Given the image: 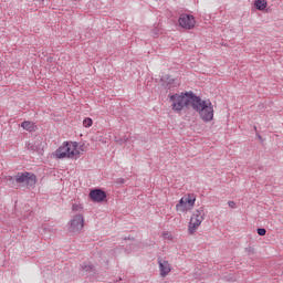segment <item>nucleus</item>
Segmentation results:
<instances>
[{
  "label": "nucleus",
  "instance_id": "obj_1",
  "mask_svg": "<svg viewBox=\"0 0 283 283\" xmlns=\"http://www.w3.org/2000/svg\"><path fill=\"white\" fill-rule=\"evenodd\" d=\"M171 107L174 112H182L185 107L193 109L199 114L203 123H211L213 120V104L210 99H202L201 96L196 95L192 91L170 95Z\"/></svg>",
  "mask_w": 283,
  "mask_h": 283
},
{
  "label": "nucleus",
  "instance_id": "obj_2",
  "mask_svg": "<svg viewBox=\"0 0 283 283\" xmlns=\"http://www.w3.org/2000/svg\"><path fill=\"white\" fill-rule=\"evenodd\" d=\"M78 144L76 142H64L55 150L56 158H70L71 160H77L81 158V151L77 149Z\"/></svg>",
  "mask_w": 283,
  "mask_h": 283
},
{
  "label": "nucleus",
  "instance_id": "obj_3",
  "mask_svg": "<svg viewBox=\"0 0 283 283\" xmlns=\"http://www.w3.org/2000/svg\"><path fill=\"white\" fill-rule=\"evenodd\" d=\"M14 180L20 185V187L30 189V187H34V185H36V175L31 172H20L14 177Z\"/></svg>",
  "mask_w": 283,
  "mask_h": 283
},
{
  "label": "nucleus",
  "instance_id": "obj_4",
  "mask_svg": "<svg viewBox=\"0 0 283 283\" xmlns=\"http://www.w3.org/2000/svg\"><path fill=\"white\" fill-rule=\"evenodd\" d=\"M178 22L180 28L185 30H193V28H196V18L192 14L182 13Z\"/></svg>",
  "mask_w": 283,
  "mask_h": 283
},
{
  "label": "nucleus",
  "instance_id": "obj_5",
  "mask_svg": "<svg viewBox=\"0 0 283 283\" xmlns=\"http://www.w3.org/2000/svg\"><path fill=\"white\" fill-rule=\"evenodd\" d=\"M202 208L200 210H196V212L192 214L188 229L190 233H193L200 224H202V220H205V217H202Z\"/></svg>",
  "mask_w": 283,
  "mask_h": 283
},
{
  "label": "nucleus",
  "instance_id": "obj_6",
  "mask_svg": "<svg viewBox=\"0 0 283 283\" xmlns=\"http://www.w3.org/2000/svg\"><path fill=\"white\" fill-rule=\"evenodd\" d=\"M83 227H85L83 214H76L70 222L69 231L70 233H80Z\"/></svg>",
  "mask_w": 283,
  "mask_h": 283
},
{
  "label": "nucleus",
  "instance_id": "obj_7",
  "mask_svg": "<svg viewBox=\"0 0 283 283\" xmlns=\"http://www.w3.org/2000/svg\"><path fill=\"white\" fill-rule=\"evenodd\" d=\"M90 198L93 202H105V198H107V192L103 189L95 188L91 190Z\"/></svg>",
  "mask_w": 283,
  "mask_h": 283
},
{
  "label": "nucleus",
  "instance_id": "obj_8",
  "mask_svg": "<svg viewBox=\"0 0 283 283\" xmlns=\"http://www.w3.org/2000/svg\"><path fill=\"white\" fill-rule=\"evenodd\" d=\"M158 264H159V270H160V276L167 277V275H169V273H171V265L166 260H159Z\"/></svg>",
  "mask_w": 283,
  "mask_h": 283
},
{
  "label": "nucleus",
  "instance_id": "obj_9",
  "mask_svg": "<svg viewBox=\"0 0 283 283\" xmlns=\"http://www.w3.org/2000/svg\"><path fill=\"white\" fill-rule=\"evenodd\" d=\"M184 200L186 202V206H188V210L193 209V205H196V196L186 195V196H184Z\"/></svg>",
  "mask_w": 283,
  "mask_h": 283
},
{
  "label": "nucleus",
  "instance_id": "obj_10",
  "mask_svg": "<svg viewBox=\"0 0 283 283\" xmlns=\"http://www.w3.org/2000/svg\"><path fill=\"white\" fill-rule=\"evenodd\" d=\"M177 211H181V213H185V211H189V208L187 206V202L185 201V197H182L179 202L176 206Z\"/></svg>",
  "mask_w": 283,
  "mask_h": 283
},
{
  "label": "nucleus",
  "instance_id": "obj_11",
  "mask_svg": "<svg viewBox=\"0 0 283 283\" xmlns=\"http://www.w3.org/2000/svg\"><path fill=\"white\" fill-rule=\"evenodd\" d=\"M82 271H84L85 275H94L96 273L93 264H82Z\"/></svg>",
  "mask_w": 283,
  "mask_h": 283
},
{
  "label": "nucleus",
  "instance_id": "obj_12",
  "mask_svg": "<svg viewBox=\"0 0 283 283\" xmlns=\"http://www.w3.org/2000/svg\"><path fill=\"white\" fill-rule=\"evenodd\" d=\"M254 6L256 10L262 11V10H266V7L269 6V3L266 2V0H255Z\"/></svg>",
  "mask_w": 283,
  "mask_h": 283
},
{
  "label": "nucleus",
  "instance_id": "obj_13",
  "mask_svg": "<svg viewBox=\"0 0 283 283\" xmlns=\"http://www.w3.org/2000/svg\"><path fill=\"white\" fill-rule=\"evenodd\" d=\"M21 127H23V129H27V132H32L33 125L31 122H22Z\"/></svg>",
  "mask_w": 283,
  "mask_h": 283
},
{
  "label": "nucleus",
  "instance_id": "obj_14",
  "mask_svg": "<svg viewBox=\"0 0 283 283\" xmlns=\"http://www.w3.org/2000/svg\"><path fill=\"white\" fill-rule=\"evenodd\" d=\"M160 81H161L163 83H167V85H171V84L174 83V78H171V77H169V76H167V75L161 76Z\"/></svg>",
  "mask_w": 283,
  "mask_h": 283
},
{
  "label": "nucleus",
  "instance_id": "obj_15",
  "mask_svg": "<svg viewBox=\"0 0 283 283\" xmlns=\"http://www.w3.org/2000/svg\"><path fill=\"white\" fill-rule=\"evenodd\" d=\"M116 138V143H119V145H123V143H127V140H129V137H127V135H124L123 137H115Z\"/></svg>",
  "mask_w": 283,
  "mask_h": 283
},
{
  "label": "nucleus",
  "instance_id": "obj_16",
  "mask_svg": "<svg viewBox=\"0 0 283 283\" xmlns=\"http://www.w3.org/2000/svg\"><path fill=\"white\" fill-rule=\"evenodd\" d=\"M93 124H94V122H93L92 118H90V117H86V118L83 120L84 127H92Z\"/></svg>",
  "mask_w": 283,
  "mask_h": 283
},
{
  "label": "nucleus",
  "instance_id": "obj_17",
  "mask_svg": "<svg viewBox=\"0 0 283 283\" xmlns=\"http://www.w3.org/2000/svg\"><path fill=\"white\" fill-rule=\"evenodd\" d=\"M27 148L30 151H39V146H36V144H28Z\"/></svg>",
  "mask_w": 283,
  "mask_h": 283
},
{
  "label": "nucleus",
  "instance_id": "obj_18",
  "mask_svg": "<svg viewBox=\"0 0 283 283\" xmlns=\"http://www.w3.org/2000/svg\"><path fill=\"white\" fill-rule=\"evenodd\" d=\"M256 232H258V235H266V229H264V228H259V229H256Z\"/></svg>",
  "mask_w": 283,
  "mask_h": 283
},
{
  "label": "nucleus",
  "instance_id": "obj_19",
  "mask_svg": "<svg viewBox=\"0 0 283 283\" xmlns=\"http://www.w3.org/2000/svg\"><path fill=\"white\" fill-rule=\"evenodd\" d=\"M245 253H248V255H253V253H255V249L248 247L245 248Z\"/></svg>",
  "mask_w": 283,
  "mask_h": 283
},
{
  "label": "nucleus",
  "instance_id": "obj_20",
  "mask_svg": "<svg viewBox=\"0 0 283 283\" xmlns=\"http://www.w3.org/2000/svg\"><path fill=\"white\" fill-rule=\"evenodd\" d=\"M116 185H125V179H123V178H117Z\"/></svg>",
  "mask_w": 283,
  "mask_h": 283
},
{
  "label": "nucleus",
  "instance_id": "obj_21",
  "mask_svg": "<svg viewBox=\"0 0 283 283\" xmlns=\"http://www.w3.org/2000/svg\"><path fill=\"white\" fill-rule=\"evenodd\" d=\"M230 209H235V201H228Z\"/></svg>",
  "mask_w": 283,
  "mask_h": 283
},
{
  "label": "nucleus",
  "instance_id": "obj_22",
  "mask_svg": "<svg viewBox=\"0 0 283 283\" xmlns=\"http://www.w3.org/2000/svg\"><path fill=\"white\" fill-rule=\"evenodd\" d=\"M72 209H73V211H78L81 209V206L74 203Z\"/></svg>",
  "mask_w": 283,
  "mask_h": 283
},
{
  "label": "nucleus",
  "instance_id": "obj_23",
  "mask_svg": "<svg viewBox=\"0 0 283 283\" xmlns=\"http://www.w3.org/2000/svg\"><path fill=\"white\" fill-rule=\"evenodd\" d=\"M115 283H118V281H115Z\"/></svg>",
  "mask_w": 283,
  "mask_h": 283
}]
</instances>
